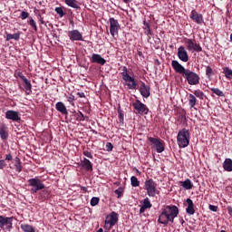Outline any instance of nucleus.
<instances>
[{
	"label": "nucleus",
	"mask_w": 232,
	"mask_h": 232,
	"mask_svg": "<svg viewBox=\"0 0 232 232\" xmlns=\"http://www.w3.org/2000/svg\"><path fill=\"white\" fill-rule=\"evenodd\" d=\"M171 66L176 73L182 75V77L190 86H197V84H200V76L189 69H185V67L182 66L179 61L173 60L171 62Z\"/></svg>",
	"instance_id": "1"
},
{
	"label": "nucleus",
	"mask_w": 232,
	"mask_h": 232,
	"mask_svg": "<svg viewBox=\"0 0 232 232\" xmlns=\"http://www.w3.org/2000/svg\"><path fill=\"white\" fill-rule=\"evenodd\" d=\"M178 216L179 208L177 206H167L166 208H162L161 213L159 216L158 222L163 226H168V224H173Z\"/></svg>",
	"instance_id": "2"
},
{
	"label": "nucleus",
	"mask_w": 232,
	"mask_h": 232,
	"mask_svg": "<svg viewBox=\"0 0 232 232\" xmlns=\"http://www.w3.org/2000/svg\"><path fill=\"white\" fill-rule=\"evenodd\" d=\"M191 139L189 130L182 129L178 132L177 140L179 148H188L189 146V140Z\"/></svg>",
	"instance_id": "3"
},
{
	"label": "nucleus",
	"mask_w": 232,
	"mask_h": 232,
	"mask_svg": "<svg viewBox=\"0 0 232 232\" xmlns=\"http://www.w3.org/2000/svg\"><path fill=\"white\" fill-rule=\"evenodd\" d=\"M121 77L122 80L125 82V86L128 87V90H137V88H139V83H137V80L130 76V73H128V67H123Z\"/></svg>",
	"instance_id": "4"
},
{
	"label": "nucleus",
	"mask_w": 232,
	"mask_h": 232,
	"mask_svg": "<svg viewBox=\"0 0 232 232\" xmlns=\"http://www.w3.org/2000/svg\"><path fill=\"white\" fill-rule=\"evenodd\" d=\"M144 189H146L149 197H155V195L159 194V190L157 189V182H155L153 179L145 180Z\"/></svg>",
	"instance_id": "5"
},
{
	"label": "nucleus",
	"mask_w": 232,
	"mask_h": 232,
	"mask_svg": "<svg viewBox=\"0 0 232 232\" xmlns=\"http://www.w3.org/2000/svg\"><path fill=\"white\" fill-rule=\"evenodd\" d=\"M29 186L32 188L31 192L37 193L38 191H41L46 188L44 186V183H43V180L39 178H33L27 180Z\"/></svg>",
	"instance_id": "6"
},
{
	"label": "nucleus",
	"mask_w": 232,
	"mask_h": 232,
	"mask_svg": "<svg viewBox=\"0 0 232 232\" xmlns=\"http://www.w3.org/2000/svg\"><path fill=\"white\" fill-rule=\"evenodd\" d=\"M149 142H150L152 148L157 151V153H162L164 151V141L159 138L148 137Z\"/></svg>",
	"instance_id": "7"
},
{
	"label": "nucleus",
	"mask_w": 232,
	"mask_h": 232,
	"mask_svg": "<svg viewBox=\"0 0 232 232\" xmlns=\"http://www.w3.org/2000/svg\"><path fill=\"white\" fill-rule=\"evenodd\" d=\"M119 222V214L112 211L105 218V229H111Z\"/></svg>",
	"instance_id": "8"
},
{
	"label": "nucleus",
	"mask_w": 232,
	"mask_h": 232,
	"mask_svg": "<svg viewBox=\"0 0 232 232\" xmlns=\"http://www.w3.org/2000/svg\"><path fill=\"white\" fill-rule=\"evenodd\" d=\"M110 23V34L111 37L115 39V37H119V31L121 30V24L119 21L113 17L109 19Z\"/></svg>",
	"instance_id": "9"
},
{
	"label": "nucleus",
	"mask_w": 232,
	"mask_h": 232,
	"mask_svg": "<svg viewBox=\"0 0 232 232\" xmlns=\"http://www.w3.org/2000/svg\"><path fill=\"white\" fill-rule=\"evenodd\" d=\"M185 44L188 52H197L198 53L202 52V46H200V44H197V40L195 39H185Z\"/></svg>",
	"instance_id": "10"
},
{
	"label": "nucleus",
	"mask_w": 232,
	"mask_h": 232,
	"mask_svg": "<svg viewBox=\"0 0 232 232\" xmlns=\"http://www.w3.org/2000/svg\"><path fill=\"white\" fill-rule=\"evenodd\" d=\"M14 217L8 218L0 216V229H6V231H12L14 226Z\"/></svg>",
	"instance_id": "11"
},
{
	"label": "nucleus",
	"mask_w": 232,
	"mask_h": 232,
	"mask_svg": "<svg viewBox=\"0 0 232 232\" xmlns=\"http://www.w3.org/2000/svg\"><path fill=\"white\" fill-rule=\"evenodd\" d=\"M132 106L134 110H136L137 113L140 115H148L150 112V109L146 104L142 103L140 100H136L133 103Z\"/></svg>",
	"instance_id": "12"
},
{
	"label": "nucleus",
	"mask_w": 232,
	"mask_h": 232,
	"mask_svg": "<svg viewBox=\"0 0 232 232\" xmlns=\"http://www.w3.org/2000/svg\"><path fill=\"white\" fill-rule=\"evenodd\" d=\"M190 19L196 23V24H202L204 23V15L197 12L195 9H193L190 13Z\"/></svg>",
	"instance_id": "13"
},
{
	"label": "nucleus",
	"mask_w": 232,
	"mask_h": 232,
	"mask_svg": "<svg viewBox=\"0 0 232 232\" xmlns=\"http://www.w3.org/2000/svg\"><path fill=\"white\" fill-rule=\"evenodd\" d=\"M5 119L13 121V122H19L21 116H19V111L9 110L5 112Z\"/></svg>",
	"instance_id": "14"
},
{
	"label": "nucleus",
	"mask_w": 232,
	"mask_h": 232,
	"mask_svg": "<svg viewBox=\"0 0 232 232\" xmlns=\"http://www.w3.org/2000/svg\"><path fill=\"white\" fill-rule=\"evenodd\" d=\"M178 57L182 63H188V61H189V55L188 54L186 47L181 45L178 48Z\"/></svg>",
	"instance_id": "15"
},
{
	"label": "nucleus",
	"mask_w": 232,
	"mask_h": 232,
	"mask_svg": "<svg viewBox=\"0 0 232 232\" xmlns=\"http://www.w3.org/2000/svg\"><path fill=\"white\" fill-rule=\"evenodd\" d=\"M150 90L151 88H150V86L146 85L145 82H141L140 86V93L142 97H144L145 99H148V97L151 95Z\"/></svg>",
	"instance_id": "16"
},
{
	"label": "nucleus",
	"mask_w": 232,
	"mask_h": 232,
	"mask_svg": "<svg viewBox=\"0 0 232 232\" xmlns=\"http://www.w3.org/2000/svg\"><path fill=\"white\" fill-rule=\"evenodd\" d=\"M68 37L72 41H82V34L81 32H79V30L69 31Z\"/></svg>",
	"instance_id": "17"
},
{
	"label": "nucleus",
	"mask_w": 232,
	"mask_h": 232,
	"mask_svg": "<svg viewBox=\"0 0 232 232\" xmlns=\"http://www.w3.org/2000/svg\"><path fill=\"white\" fill-rule=\"evenodd\" d=\"M91 63H96L97 64H101L102 66H104L106 64V60L101 56V54L92 53V56L91 58Z\"/></svg>",
	"instance_id": "18"
},
{
	"label": "nucleus",
	"mask_w": 232,
	"mask_h": 232,
	"mask_svg": "<svg viewBox=\"0 0 232 232\" xmlns=\"http://www.w3.org/2000/svg\"><path fill=\"white\" fill-rule=\"evenodd\" d=\"M81 166L85 169V171H93V163H92V161L86 158H83V160L81 161Z\"/></svg>",
	"instance_id": "19"
},
{
	"label": "nucleus",
	"mask_w": 232,
	"mask_h": 232,
	"mask_svg": "<svg viewBox=\"0 0 232 232\" xmlns=\"http://www.w3.org/2000/svg\"><path fill=\"white\" fill-rule=\"evenodd\" d=\"M153 205L151 204V201L148 198L143 199V204L140 208V214L142 215V213L146 212V209H151Z\"/></svg>",
	"instance_id": "20"
},
{
	"label": "nucleus",
	"mask_w": 232,
	"mask_h": 232,
	"mask_svg": "<svg viewBox=\"0 0 232 232\" xmlns=\"http://www.w3.org/2000/svg\"><path fill=\"white\" fill-rule=\"evenodd\" d=\"M187 204L188 207L186 211L188 215H195V204L193 203V200L191 198H187Z\"/></svg>",
	"instance_id": "21"
},
{
	"label": "nucleus",
	"mask_w": 232,
	"mask_h": 232,
	"mask_svg": "<svg viewBox=\"0 0 232 232\" xmlns=\"http://www.w3.org/2000/svg\"><path fill=\"white\" fill-rule=\"evenodd\" d=\"M55 108H56L57 111H59L63 115H68V110L66 109V105H64V103L63 102H58L55 104Z\"/></svg>",
	"instance_id": "22"
},
{
	"label": "nucleus",
	"mask_w": 232,
	"mask_h": 232,
	"mask_svg": "<svg viewBox=\"0 0 232 232\" xmlns=\"http://www.w3.org/2000/svg\"><path fill=\"white\" fill-rule=\"evenodd\" d=\"M38 198L39 200H42V202H44V200H48V198H50V192L46 189H42L38 193Z\"/></svg>",
	"instance_id": "23"
},
{
	"label": "nucleus",
	"mask_w": 232,
	"mask_h": 232,
	"mask_svg": "<svg viewBox=\"0 0 232 232\" xmlns=\"http://www.w3.org/2000/svg\"><path fill=\"white\" fill-rule=\"evenodd\" d=\"M5 41H12V39L14 41H19V39H21V32L15 33V34H8L5 33Z\"/></svg>",
	"instance_id": "24"
},
{
	"label": "nucleus",
	"mask_w": 232,
	"mask_h": 232,
	"mask_svg": "<svg viewBox=\"0 0 232 232\" xmlns=\"http://www.w3.org/2000/svg\"><path fill=\"white\" fill-rule=\"evenodd\" d=\"M0 138L2 140H6L8 139V127H6V125H2L0 127Z\"/></svg>",
	"instance_id": "25"
},
{
	"label": "nucleus",
	"mask_w": 232,
	"mask_h": 232,
	"mask_svg": "<svg viewBox=\"0 0 232 232\" xmlns=\"http://www.w3.org/2000/svg\"><path fill=\"white\" fill-rule=\"evenodd\" d=\"M179 186H181V188H184V189H193V183L189 179H185V181H179Z\"/></svg>",
	"instance_id": "26"
},
{
	"label": "nucleus",
	"mask_w": 232,
	"mask_h": 232,
	"mask_svg": "<svg viewBox=\"0 0 232 232\" xmlns=\"http://www.w3.org/2000/svg\"><path fill=\"white\" fill-rule=\"evenodd\" d=\"M23 82L24 83V88H25V93L30 95L32 93V82L26 77H23Z\"/></svg>",
	"instance_id": "27"
},
{
	"label": "nucleus",
	"mask_w": 232,
	"mask_h": 232,
	"mask_svg": "<svg viewBox=\"0 0 232 232\" xmlns=\"http://www.w3.org/2000/svg\"><path fill=\"white\" fill-rule=\"evenodd\" d=\"M65 5L70 6L71 8H74L75 10H79L81 6H79V2L77 0H64Z\"/></svg>",
	"instance_id": "28"
},
{
	"label": "nucleus",
	"mask_w": 232,
	"mask_h": 232,
	"mask_svg": "<svg viewBox=\"0 0 232 232\" xmlns=\"http://www.w3.org/2000/svg\"><path fill=\"white\" fill-rule=\"evenodd\" d=\"M223 169L225 171H232V160L227 158L223 163Z\"/></svg>",
	"instance_id": "29"
},
{
	"label": "nucleus",
	"mask_w": 232,
	"mask_h": 232,
	"mask_svg": "<svg viewBox=\"0 0 232 232\" xmlns=\"http://www.w3.org/2000/svg\"><path fill=\"white\" fill-rule=\"evenodd\" d=\"M20 227L24 232H35V228L32 225L22 224Z\"/></svg>",
	"instance_id": "30"
},
{
	"label": "nucleus",
	"mask_w": 232,
	"mask_h": 232,
	"mask_svg": "<svg viewBox=\"0 0 232 232\" xmlns=\"http://www.w3.org/2000/svg\"><path fill=\"white\" fill-rule=\"evenodd\" d=\"M188 104H189L190 108H195V106L197 104V97H195V95H193V94L188 95Z\"/></svg>",
	"instance_id": "31"
},
{
	"label": "nucleus",
	"mask_w": 232,
	"mask_h": 232,
	"mask_svg": "<svg viewBox=\"0 0 232 232\" xmlns=\"http://www.w3.org/2000/svg\"><path fill=\"white\" fill-rule=\"evenodd\" d=\"M210 92L212 93H215V95H218V97H226V94H224V92L220 91L218 88H209Z\"/></svg>",
	"instance_id": "32"
},
{
	"label": "nucleus",
	"mask_w": 232,
	"mask_h": 232,
	"mask_svg": "<svg viewBox=\"0 0 232 232\" xmlns=\"http://www.w3.org/2000/svg\"><path fill=\"white\" fill-rule=\"evenodd\" d=\"M130 185L132 186V188H139L140 186V181H139V179H137V177L132 176L130 178Z\"/></svg>",
	"instance_id": "33"
},
{
	"label": "nucleus",
	"mask_w": 232,
	"mask_h": 232,
	"mask_svg": "<svg viewBox=\"0 0 232 232\" xmlns=\"http://www.w3.org/2000/svg\"><path fill=\"white\" fill-rule=\"evenodd\" d=\"M76 115H77L76 121L80 122H83V121H88V117L84 116V114L81 111H79Z\"/></svg>",
	"instance_id": "34"
},
{
	"label": "nucleus",
	"mask_w": 232,
	"mask_h": 232,
	"mask_svg": "<svg viewBox=\"0 0 232 232\" xmlns=\"http://www.w3.org/2000/svg\"><path fill=\"white\" fill-rule=\"evenodd\" d=\"M223 73L227 79H232V70L229 67L223 68Z\"/></svg>",
	"instance_id": "35"
},
{
	"label": "nucleus",
	"mask_w": 232,
	"mask_h": 232,
	"mask_svg": "<svg viewBox=\"0 0 232 232\" xmlns=\"http://www.w3.org/2000/svg\"><path fill=\"white\" fill-rule=\"evenodd\" d=\"M54 12H56L61 18L66 15V13H64V7H55Z\"/></svg>",
	"instance_id": "36"
},
{
	"label": "nucleus",
	"mask_w": 232,
	"mask_h": 232,
	"mask_svg": "<svg viewBox=\"0 0 232 232\" xmlns=\"http://www.w3.org/2000/svg\"><path fill=\"white\" fill-rule=\"evenodd\" d=\"M115 195H117V198H121L124 195V188L120 187L118 189L114 190Z\"/></svg>",
	"instance_id": "37"
},
{
	"label": "nucleus",
	"mask_w": 232,
	"mask_h": 232,
	"mask_svg": "<svg viewBox=\"0 0 232 232\" xmlns=\"http://www.w3.org/2000/svg\"><path fill=\"white\" fill-rule=\"evenodd\" d=\"M195 97H198V99H200L201 101H204V92L200 90L194 91Z\"/></svg>",
	"instance_id": "38"
},
{
	"label": "nucleus",
	"mask_w": 232,
	"mask_h": 232,
	"mask_svg": "<svg viewBox=\"0 0 232 232\" xmlns=\"http://www.w3.org/2000/svg\"><path fill=\"white\" fill-rule=\"evenodd\" d=\"M118 117L120 122L124 124V111L121 110V108L118 109Z\"/></svg>",
	"instance_id": "39"
},
{
	"label": "nucleus",
	"mask_w": 232,
	"mask_h": 232,
	"mask_svg": "<svg viewBox=\"0 0 232 232\" xmlns=\"http://www.w3.org/2000/svg\"><path fill=\"white\" fill-rule=\"evenodd\" d=\"M28 24H30V26L34 30V32H37V24L35 23V20H34V18H29Z\"/></svg>",
	"instance_id": "40"
},
{
	"label": "nucleus",
	"mask_w": 232,
	"mask_h": 232,
	"mask_svg": "<svg viewBox=\"0 0 232 232\" xmlns=\"http://www.w3.org/2000/svg\"><path fill=\"white\" fill-rule=\"evenodd\" d=\"M19 17H20V19H22V21H24V19H28V17H30V13H28L26 11H22Z\"/></svg>",
	"instance_id": "41"
},
{
	"label": "nucleus",
	"mask_w": 232,
	"mask_h": 232,
	"mask_svg": "<svg viewBox=\"0 0 232 232\" xmlns=\"http://www.w3.org/2000/svg\"><path fill=\"white\" fill-rule=\"evenodd\" d=\"M206 75L207 77H211V75H213V69L209 65L206 66Z\"/></svg>",
	"instance_id": "42"
},
{
	"label": "nucleus",
	"mask_w": 232,
	"mask_h": 232,
	"mask_svg": "<svg viewBox=\"0 0 232 232\" xmlns=\"http://www.w3.org/2000/svg\"><path fill=\"white\" fill-rule=\"evenodd\" d=\"M100 200L101 199L99 198H97V197L92 198V199H91V206H92V207L97 206V204H99Z\"/></svg>",
	"instance_id": "43"
},
{
	"label": "nucleus",
	"mask_w": 232,
	"mask_h": 232,
	"mask_svg": "<svg viewBox=\"0 0 232 232\" xmlns=\"http://www.w3.org/2000/svg\"><path fill=\"white\" fill-rule=\"evenodd\" d=\"M14 169L15 171H17L18 173H21L23 171V165H21V163H16L14 165Z\"/></svg>",
	"instance_id": "44"
},
{
	"label": "nucleus",
	"mask_w": 232,
	"mask_h": 232,
	"mask_svg": "<svg viewBox=\"0 0 232 232\" xmlns=\"http://www.w3.org/2000/svg\"><path fill=\"white\" fill-rule=\"evenodd\" d=\"M106 151H113V144L111 142L106 143Z\"/></svg>",
	"instance_id": "45"
},
{
	"label": "nucleus",
	"mask_w": 232,
	"mask_h": 232,
	"mask_svg": "<svg viewBox=\"0 0 232 232\" xmlns=\"http://www.w3.org/2000/svg\"><path fill=\"white\" fill-rule=\"evenodd\" d=\"M208 209H210V211H213L214 213H217L218 211V207L215 205H209Z\"/></svg>",
	"instance_id": "46"
},
{
	"label": "nucleus",
	"mask_w": 232,
	"mask_h": 232,
	"mask_svg": "<svg viewBox=\"0 0 232 232\" xmlns=\"http://www.w3.org/2000/svg\"><path fill=\"white\" fill-rule=\"evenodd\" d=\"M83 155H84V157H87L88 159H93V155L92 154V152H90L88 150H83Z\"/></svg>",
	"instance_id": "47"
},
{
	"label": "nucleus",
	"mask_w": 232,
	"mask_h": 232,
	"mask_svg": "<svg viewBox=\"0 0 232 232\" xmlns=\"http://www.w3.org/2000/svg\"><path fill=\"white\" fill-rule=\"evenodd\" d=\"M5 168H6V161L0 160V169H5Z\"/></svg>",
	"instance_id": "48"
},
{
	"label": "nucleus",
	"mask_w": 232,
	"mask_h": 232,
	"mask_svg": "<svg viewBox=\"0 0 232 232\" xmlns=\"http://www.w3.org/2000/svg\"><path fill=\"white\" fill-rule=\"evenodd\" d=\"M67 101H68V102H70V104H72L73 101H75V96H73V95L68 96Z\"/></svg>",
	"instance_id": "49"
},
{
	"label": "nucleus",
	"mask_w": 232,
	"mask_h": 232,
	"mask_svg": "<svg viewBox=\"0 0 232 232\" xmlns=\"http://www.w3.org/2000/svg\"><path fill=\"white\" fill-rule=\"evenodd\" d=\"M12 159H14V157L12 156L11 153H8L5 155V160L10 161V160H12Z\"/></svg>",
	"instance_id": "50"
},
{
	"label": "nucleus",
	"mask_w": 232,
	"mask_h": 232,
	"mask_svg": "<svg viewBox=\"0 0 232 232\" xmlns=\"http://www.w3.org/2000/svg\"><path fill=\"white\" fill-rule=\"evenodd\" d=\"M77 95L80 99H86V94H84V92H77Z\"/></svg>",
	"instance_id": "51"
},
{
	"label": "nucleus",
	"mask_w": 232,
	"mask_h": 232,
	"mask_svg": "<svg viewBox=\"0 0 232 232\" xmlns=\"http://www.w3.org/2000/svg\"><path fill=\"white\" fill-rule=\"evenodd\" d=\"M143 24H144V26H145V30H148V29L150 28V24H149L148 22L144 21V22H143Z\"/></svg>",
	"instance_id": "52"
},
{
	"label": "nucleus",
	"mask_w": 232,
	"mask_h": 232,
	"mask_svg": "<svg viewBox=\"0 0 232 232\" xmlns=\"http://www.w3.org/2000/svg\"><path fill=\"white\" fill-rule=\"evenodd\" d=\"M227 209L228 215H229L230 217H232V208H231V207H227Z\"/></svg>",
	"instance_id": "53"
},
{
	"label": "nucleus",
	"mask_w": 232,
	"mask_h": 232,
	"mask_svg": "<svg viewBox=\"0 0 232 232\" xmlns=\"http://www.w3.org/2000/svg\"><path fill=\"white\" fill-rule=\"evenodd\" d=\"M14 160L16 164H21V159H19L18 157H16Z\"/></svg>",
	"instance_id": "54"
},
{
	"label": "nucleus",
	"mask_w": 232,
	"mask_h": 232,
	"mask_svg": "<svg viewBox=\"0 0 232 232\" xmlns=\"http://www.w3.org/2000/svg\"><path fill=\"white\" fill-rule=\"evenodd\" d=\"M146 34L147 35H151V29L150 28L147 29Z\"/></svg>",
	"instance_id": "55"
},
{
	"label": "nucleus",
	"mask_w": 232,
	"mask_h": 232,
	"mask_svg": "<svg viewBox=\"0 0 232 232\" xmlns=\"http://www.w3.org/2000/svg\"><path fill=\"white\" fill-rule=\"evenodd\" d=\"M134 171H136L137 175H140L141 174V172L137 168H134Z\"/></svg>",
	"instance_id": "56"
},
{
	"label": "nucleus",
	"mask_w": 232,
	"mask_h": 232,
	"mask_svg": "<svg viewBox=\"0 0 232 232\" xmlns=\"http://www.w3.org/2000/svg\"><path fill=\"white\" fill-rule=\"evenodd\" d=\"M18 76L20 77V79H22V81H23V77H26V76L23 75V72H19Z\"/></svg>",
	"instance_id": "57"
},
{
	"label": "nucleus",
	"mask_w": 232,
	"mask_h": 232,
	"mask_svg": "<svg viewBox=\"0 0 232 232\" xmlns=\"http://www.w3.org/2000/svg\"><path fill=\"white\" fill-rule=\"evenodd\" d=\"M131 1H133V0H123V3L128 4V3H131Z\"/></svg>",
	"instance_id": "58"
},
{
	"label": "nucleus",
	"mask_w": 232,
	"mask_h": 232,
	"mask_svg": "<svg viewBox=\"0 0 232 232\" xmlns=\"http://www.w3.org/2000/svg\"><path fill=\"white\" fill-rule=\"evenodd\" d=\"M138 55H139L140 57H141L142 53H141L140 51H138Z\"/></svg>",
	"instance_id": "59"
},
{
	"label": "nucleus",
	"mask_w": 232,
	"mask_h": 232,
	"mask_svg": "<svg viewBox=\"0 0 232 232\" xmlns=\"http://www.w3.org/2000/svg\"><path fill=\"white\" fill-rule=\"evenodd\" d=\"M104 230L102 228H99L96 232H103Z\"/></svg>",
	"instance_id": "60"
},
{
	"label": "nucleus",
	"mask_w": 232,
	"mask_h": 232,
	"mask_svg": "<svg viewBox=\"0 0 232 232\" xmlns=\"http://www.w3.org/2000/svg\"><path fill=\"white\" fill-rule=\"evenodd\" d=\"M181 118L182 119H186V115H181Z\"/></svg>",
	"instance_id": "61"
},
{
	"label": "nucleus",
	"mask_w": 232,
	"mask_h": 232,
	"mask_svg": "<svg viewBox=\"0 0 232 232\" xmlns=\"http://www.w3.org/2000/svg\"><path fill=\"white\" fill-rule=\"evenodd\" d=\"M184 222H185L184 219L181 218V224H184Z\"/></svg>",
	"instance_id": "62"
},
{
	"label": "nucleus",
	"mask_w": 232,
	"mask_h": 232,
	"mask_svg": "<svg viewBox=\"0 0 232 232\" xmlns=\"http://www.w3.org/2000/svg\"><path fill=\"white\" fill-rule=\"evenodd\" d=\"M71 24H73V21H71Z\"/></svg>",
	"instance_id": "63"
},
{
	"label": "nucleus",
	"mask_w": 232,
	"mask_h": 232,
	"mask_svg": "<svg viewBox=\"0 0 232 232\" xmlns=\"http://www.w3.org/2000/svg\"><path fill=\"white\" fill-rule=\"evenodd\" d=\"M220 232H226V230H221Z\"/></svg>",
	"instance_id": "64"
}]
</instances>
